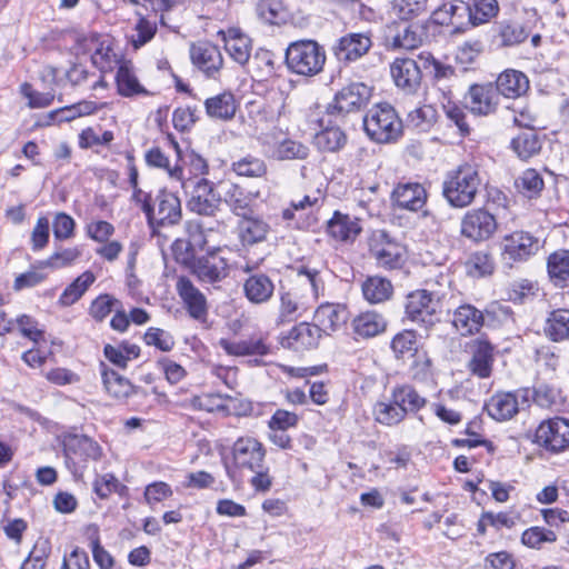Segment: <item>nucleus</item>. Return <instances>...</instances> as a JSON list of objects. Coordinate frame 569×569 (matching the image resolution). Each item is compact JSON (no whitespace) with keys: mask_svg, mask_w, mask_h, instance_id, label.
<instances>
[{"mask_svg":"<svg viewBox=\"0 0 569 569\" xmlns=\"http://www.w3.org/2000/svg\"><path fill=\"white\" fill-rule=\"evenodd\" d=\"M326 59L325 49L315 40L291 42L286 50L288 69L299 76L319 74L323 70Z\"/></svg>","mask_w":569,"mask_h":569,"instance_id":"obj_1","label":"nucleus"},{"mask_svg":"<svg viewBox=\"0 0 569 569\" xmlns=\"http://www.w3.org/2000/svg\"><path fill=\"white\" fill-rule=\"evenodd\" d=\"M477 169L470 164L460 166L449 173L443 182V196L450 206L465 208L472 203L480 186Z\"/></svg>","mask_w":569,"mask_h":569,"instance_id":"obj_2","label":"nucleus"},{"mask_svg":"<svg viewBox=\"0 0 569 569\" xmlns=\"http://www.w3.org/2000/svg\"><path fill=\"white\" fill-rule=\"evenodd\" d=\"M367 134L379 143L397 140L402 133V123L395 109L387 104L372 107L363 118Z\"/></svg>","mask_w":569,"mask_h":569,"instance_id":"obj_3","label":"nucleus"},{"mask_svg":"<svg viewBox=\"0 0 569 569\" xmlns=\"http://www.w3.org/2000/svg\"><path fill=\"white\" fill-rule=\"evenodd\" d=\"M406 315L427 331L440 321V292L416 290L407 296Z\"/></svg>","mask_w":569,"mask_h":569,"instance_id":"obj_4","label":"nucleus"},{"mask_svg":"<svg viewBox=\"0 0 569 569\" xmlns=\"http://www.w3.org/2000/svg\"><path fill=\"white\" fill-rule=\"evenodd\" d=\"M101 448L87 436L70 437L66 443L67 465L77 479H82L90 461L101 458Z\"/></svg>","mask_w":569,"mask_h":569,"instance_id":"obj_5","label":"nucleus"},{"mask_svg":"<svg viewBox=\"0 0 569 569\" xmlns=\"http://www.w3.org/2000/svg\"><path fill=\"white\" fill-rule=\"evenodd\" d=\"M182 217L181 202L174 192L160 190L152 200L147 221L153 230L177 224Z\"/></svg>","mask_w":569,"mask_h":569,"instance_id":"obj_6","label":"nucleus"},{"mask_svg":"<svg viewBox=\"0 0 569 569\" xmlns=\"http://www.w3.org/2000/svg\"><path fill=\"white\" fill-rule=\"evenodd\" d=\"M536 441L552 452L563 451L569 447V420L556 417L542 421L536 430Z\"/></svg>","mask_w":569,"mask_h":569,"instance_id":"obj_7","label":"nucleus"},{"mask_svg":"<svg viewBox=\"0 0 569 569\" xmlns=\"http://www.w3.org/2000/svg\"><path fill=\"white\" fill-rule=\"evenodd\" d=\"M497 228V220L488 210L472 209L463 216L460 232L463 237L479 242L491 238Z\"/></svg>","mask_w":569,"mask_h":569,"instance_id":"obj_8","label":"nucleus"},{"mask_svg":"<svg viewBox=\"0 0 569 569\" xmlns=\"http://www.w3.org/2000/svg\"><path fill=\"white\" fill-rule=\"evenodd\" d=\"M266 459L263 445L253 437H240L232 446L233 467L239 470H259Z\"/></svg>","mask_w":569,"mask_h":569,"instance_id":"obj_9","label":"nucleus"},{"mask_svg":"<svg viewBox=\"0 0 569 569\" xmlns=\"http://www.w3.org/2000/svg\"><path fill=\"white\" fill-rule=\"evenodd\" d=\"M502 256L511 261H525L540 249V241L527 231H515L506 234L501 241Z\"/></svg>","mask_w":569,"mask_h":569,"instance_id":"obj_10","label":"nucleus"},{"mask_svg":"<svg viewBox=\"0 0 569 569\" xmlns=\"http://www.w3.org/2000/svg\"><path fill=\"white\" fill-rule=\"evenodd\" d=\"M191 183L192 190L187 203L188 209L200 216H213L219 208L220 197L211 182L204 178H197Z\"/></svg>","mask_w":569,"mask_h":569,"instance_id":"obj_11","label":"nucleus"},{"mask_svg":"<svg viewBox=\"0 0 569 569\" xmlns=\"http://www.w3.org/2000/svg\"><path fill=\"white\" fill-rule=\"evenodd\" d=\"M190 58L192 63L207 77L217 78L223 66V57L220 49L208 41H199L191 44Z\"/></svg>","mask_w":569,"mask_h":569,"instance_id":"obj_12","label":"nucleus"},{"mask_svg":"<svg viewBox=\"0 0 569 569\" xmlns=\"http://www.w3.org/2000/svg\"><path fill=\"white\" fill-rule=\"evenodd\" d=\"M218 36L221 37L224 49L229 57L240 66H244L252 51V39L239 27H229L219 30Z\"/></svg>","mask_w":569,"mask_h":569,"instance_id":"obj_13","label":"nucleus"},{"mask_svg":"<svg viewBox=\"0 0 569 569\" xmlns=\"http://www.w3.org/2000/svg\"><path fill=\"white\" fill-rule=\"evenodd\" d=\"M176 289L189 316L197 321L204 322L208 316L206 296L187 277L178 278Z\"/></svg>","mask_w":569,"mask_h":569,"instance_id":"obj_14","label":"nucleus"},{"mask_svg":"<svg viewBox=\"0 0 569 569\" xmlns=\"http://www.w3.org/2000/svg\"><path fill=\"white\" fill-rule=\"evenodd\" d=\"M370 252L378 264L388 268H399L403 262L402 248L388 239L383 231L375 233L370 240Z\"/></svg>","mask_w":569,"mask_h":569,"instance_id":"obj_15","label":"nucleus"},{"mask_svg":"<svg viewBox=\"0 0 569 569\" xmlns=\"http://www.w3.org/2000/svg\"><path fill=\"white\" fill-rule=\"evenodd\" d=\"M500 100L498 89L493 84H473L466 96L470 111L479 116H488L496 111Z\"/></svg>","mask_w":569,"mask_h":569,"instance_id":"obj_16","label":"nucleus"},{"mask_svg":"<svg viewBox=\"0 0 569 569\" xmlns=\"http://www.w3.org/2000/svg\"><path fill=\"white\" fill-rule=\"evenodd\" d=\"M433 18L440 24L452 26L455 32H463L472 27L469 3L462 0L442 4L435 10Z\"/></svg>","mask_w":569,"mask_h":569,"instance_id":"obj_17","label":"nucleus"},{"mask_svg":"<svg viewBox=\"0 0 569 569\" xmlns=\"http://www.w3.org/2000/svg\"><path fill=\"white\" fill-rule=\"evenodd\" d=\"M371 46V37L368 33L351 32L338 40L333 53L340 61H356L365 56Z\"/></svg>","mask_w":569,"mask_h":569,"instance_id":"obj_18","label":"nucleus"},{"mask_svg":"<svg viewBox=\"0 0 569 569\" xmlns=\"http://www.w3.org/2000/svg\"><path fill=\"white\" fill-rule=\"evenodd\" d=\"M192 272L202 282L216 283L228 276V263L219 253L209 252L193 261Z\"/></svg>","mask_w":569,"mask_h":569,"instance_id":"obj_19","label":"nucleus"},{"mask_svg":"<svg viewBox=\"0 0 569 569\" xmlns=\"http://www.w3.org/2000/svg\"><path fill=\"white\" fill-rule=\"evenodd\" d=\"M371 97V89L362 82L343 87L335 97V107L339 112L349 113L360 110Z\"/></svg>","mask_w":569,"mask_h":569,"instance_id":"obj_20","label":"nucleus"},{"mask_svg":"<svg viewBox=\"0 0 569 569\" xmlns=\"http://www.w3.org/2000/svg\"><path fill=\"white\" fill-rule=\"evenodd\" d=\"M390 73L396 86L408 93L415 92L420 86V67L412 59H396L390 66Z\"/></svg>","mask_w":569,"mask_h":569,"instance_id":"obj_21","label":"nucleus"},{"mask_svg":"<svg viewBox=\"0 0 569 569\" xmlns=\"http://www.w3.org/2000/svg\"><path fill=\"white\" fill-rule=\"evenodd\" d=\"M392 202L400 209L418 211L427 201V191L418 182L399 183L392 191Z\"/></svg>","mask_w":569,"mask_h":569,"instance_id":"obj_22","label":"nucleus"},{"mask_svg":"<svg viewBox=\"0 0 569 569\" xmlns=\"http://www.w3.org/2000/svg\"><path fill=\"white\" fill-rule=\"evenodd\" d=\"M327 232L337 241H355L361 232L360 221L356 217L341 213L340 211H335L331 219L327 222Z\"/></svg>","mask_w":569,"mask_h":569,"instance_id":"obj_23","label":"nucleus"},{"mask_svg":"<svg viewBox=\"0 0 569 569\" xmlns=\"http://www.w3.org/2000/svg\"><path fill=\"white\" fill-rule=\"evenodd\" d=\"M101 379L106 392L114 400L123 401L137 392L136 387L128 378L109 369L103 363H101Z\"/></svg>","mask_w":569,"mask_h":569,"instance_id":"obj_24","label":"nucleus"},{"mask_svg":"<svg viewBox=\"0 0 569 569\" xmlns=\"http://www.w3.org/2000/svg\"><path fill=\"white\" fill-rule=\"evenodd\" d=\"M116 84L118 93L126 98L151 94V92L139 82L130 61H122L119 64L116 74Z\"/></svg>","mask_w":569,"mask_h":569,"instance_id":"obj_25","label":"nucleus"},{"mask_svg":"<svg viewBox=\"0 0 569 569\" xmlns=\"http://www.w3.org/2000/svg\"><path fill=\"white\" fill-rule=\"evenodd\" d=\"M347 320V309L340 303H322L315 311V321L326 335L337 331Z\"/></svg>","mask_w":569,"mask_h":569,"instance_id":"obj_26","label":"nucleus"},{"mask_svg":"<svg viewBox=\"0 0 569 569\" xmlns=\"http://www.w3.org/2000/svg\"><path fill=\"white\" fill-rule=\"evenodd\" d=\"M387 41L393 49L412 50L420 46L422 38L418 27L402 22L389 28Z\"/></svg>","mask_w":569,"mask_h":569,"instance_id":"obj_27","label":"nucleus"},{"mask_svg":"<svg viewBox=\"0 0 569 569\" xmlns=\"http://www.w3.org/2000/svg\"><path fill=\"white\" fill-rule=\"evenodd\" d=\"M315 302L296 291L281 293L279 318L281 322H291L310 310Z\"/></svg>","mask_w":569,"mask_h":569,"instance_id":"obj_28","label":"nucleus"},{"mask_svg":"<svg viewBox=\"0 0 569 569\" xmlns=\"http://www.w3.org/2000/svg\"><path fill=\"white\" fill-rule=\"evenodd\" d=\"M238 236L242 244H256L266 240L269 224L259 217L247 214L238 222Z\"/></svg>","mask_w":569,"mask_h":569,"instance_id":"obj_29","label":"nucleus"},{"mask_svg":"<svg viewBox=\"0 0 569 569\" xmlns=\"http://www.w3.org/2000/svg\"><path fill=\"white\" fill-rule=\"evenodd\" d=\"M452 325L462 336L473 335L483 325V315L471 305H462L453 312Z\"/></svg>","mask_w":569,"mask_h":569,"instance_id":"obj_30","label":"nucleus"},{"mask_svg":"<svg viewBox=\"0 0 569 569\" xmlns=\"http://www.w3.org/2000/svg\"><path fill=\"white\" fill-rule=\"evenodd\" d=\"M273 291V282L263 273L252 274L243 283L246 298L256 305L267 302L272 297Z\"/></svg>","mask_w":569,"mask_h":569,"instance_id":"obj_31","label":"nucleus"},{"mask_svg":"<svg viewBox=\"0 0 569 569\" xmlns=\"http://www.w3.org/2000/svg\"><path fill=\"white\" fill-rule=\"evenodd\" d=\"M495 88L506 98H517L528 90L529 81L520 71L506 70L499 74Z\"/></svg>","mask_w":569,"mask_h":569,"instance_id":"obj_32","label":"nucleus"},{"mask_svg":"<svg viewBox=\"0 0 569 569\" xmlns=\"http://www.w3.org/2000/svg\"><path fill=\"white\" fill-rule=\"evenodd\" d=\"M487 410L489 416L498 421L511 419L519 410L516 393L499 392L492 396L487 403Z\"/></svg>","mask_w":569,"mask_h":569,"instance_id":"obj_33","label":"nucleus"},{"mask_svg":"<svg viewBox=\"0 0 569 569\" xmlns=\"http://www.w3.org/2000/svg\"><path fill=\"white\" fill-rule=\"evenodd\" d=\"M386 328V319L376 311L361 312L352 320L353 332L361 338L376 337L382 333Z\"/></svg>","mask_w":569,"mask_h":569,"instance_id":"obj_34","label":"nucleus"},{"mask_svg":"<svg viewBox=\"0 0 569 569\" xmlns=\"http://www.w3.org/2000/svg\"><path fill=\"white\" fill-rule=\"evenodd\" d=\"M391 398L400 408L403 409L405 415L416 413L427 405L426 397L421 396L410 385H399L392 388Z\"/></svg>","mask_w":569,"mask_h":569,"instance_id":"obj_35","label":"nucleus"},{"mask_svg":"<svg viewBox=\"0 0 569 569\" xmlns=\"http://www.w3.org/2000/svg\"><path fill=\"white\" fill-rule=\"evenodd\" d=\"M493 349L487 341H477L472 347V358L469 361L470 371L479 378H488L491 375L493 362Z\"/></svg>","mask_w":569,"mask_h":569,"instance_id":"obj_36","label":"nucleus"},{"mask_svg":"<svg viewBox=\"0 0 569 569\" xmlns=\"http://www.w3.org/2000/svg\"><path fill=\"white\" fill-rule=\"evenodd\" d=\"M219 346L232 356H264L269 352V346L262 338H249L241 341L221 339Z\"/></svg>","mask_w":569,"mask_h":569,"instance_id":"obj_37","label":"nucleus"},{"mask_svg":"<svg viewBox=\"0 0 569 569\" xmlns=\"http://www.w3.org/2000/svg\"><path fill=\"white\" fill-rule=\"evenodd\" d=\"M543 332L551 341L560 342L569 339V309H557L549 313Z\"/></svg>","mask_w":569,"mask_h":569,"instance_id":"obj_38","label":"nucleus"},{"mask_svg":"<svg viewBox=\"0 0 569 569\" xmlns=\"http://www.w3.org/2000/svg\"><path fill=\"white\" fill-rule=\"evenodd\" d=\"M257 196L258 193L246 192L238 184L231 183L224 193V201L234 214L243 217L252 212Z\"/></svg>","mask_w":569,"mask_h":569,"instance_id":"obj_39","label":"nucleus"},{"mask_svg":"<svg viewBox=\"0 0 569 569\" xmlns=\"http://www.w3.org/2000/svg\"><path fill=\"white\" fill-rule=\"evenodd\" d=\"M548 274L555 286H569V250H558L548 257Z\"/></svg>","mask_w":569,"mask_h":569,"instance_id":"obj_40","label":"nucleus"},{"mask_svg":"<svg viewBox=\"0 0 569 569\" xmlns=\"http://www.w3.org/2000/svg\"><path fill=\"white\" fill-rule=\"evenodd\" d=\"M361 289L365 299L372 305L389 300L393 293L391 281L378 276L367 278Z\"/></svg>","mask_w":569,"mask_h":569,"instance_id":"obj_41","label":"nucleus"},{"mask_svg":"<svg viewBox=\"0 0 569 569\" xmlns=\"http://www.w3.org/2000/svg\"><path fill=\"white\" fill-rule=\"evenodd\" d=\"M297 286L303 289L306 292L302 295L313 302L325 289L320 272L305 266L297 268Z\"/></svg>","mask_w":569,"mask_h":569,"instance_id":"obj_42","label":"nucleus"},{"mask_svg":"<svg viewBox=\"0 0 569 569\" xmlns=\"http://www.w3.org/2000/svg\"><path fill=\"white\" fill-rule=\"evenodd\" d=\"M204 106L207 114L210 118L220 120L233 118L237 110L236 99L230 92H223L207 99Z\"/></svg>","mask_w":569,"mask_h":569,"instance_id":"obj_43","label":"nucleus"},{"mask_svg":"<svg viewBox=\"0 0 569 569\" xmlns=\"http://www.w3.org/2000/svg\"><path fill=\"white\" fill-rule=\"evenodd\" d=\"M139 17L133 33L131 34V44L134 49H139L150 42L157 32V24L159 21V17H156L154 13H150L143 16L141 12H137Z\"/></svg>","mask_w":569,"mask_h":569,"instance_id":"obj_44","label":"nucleus"},{"mask_svg":"<svg viewBox=\"0 0 569 569\" xmlns=\"http://www.w3.org/2000/svg\"><path fill=\"white\" fill-rule=\"evenodd\" d=\"M372 415L378 423L388 427L399 425L407 417L403 409L396 405L392 398L389 401H377L373 406Z\"/></svg>","mask_w":569,"mask_h":569,"instance_id":"obj_45","label":"nucleus"},{"mask_svg":"<svg viewBox=\"0 0 569 569\" xmlns=\"http://www.w3.org/2000/svg\"><path fill=\"white\" fill-rule=\"evenodd\" d=\"M515 187L517 191L527 199H536L540 196L545 187L541 174L536 169H526L516 179Z\"/></svg>","mask_w":569,"mask_h":569,"instance_id":"obj_46","label":"nucleus"},{"mask_svg":"<svg viewBox=\"0 0 569 569\" xmlns=\"http://www.w3.org/2000/svg\"><path fill=\"white\" fill-rule=\"evenodd\" d=\"M511 148L521 160H528L541 150V141L533 130L520 132L511 140Z\"/></svg>","mask_w":569,"mask_h":569,"instance_id":"obj_47","label":"nucleus"},{"mask_svg":"<svg viewBox=\"0 0 569 569\" xmlns=\"http://www.w3.org/2000/svg\"><path fill=\"white\" fill-rule=\"evenodd\" d=\"M94 281L96 276L91 271H84L63 290L59 298V303L63 307L73 305L84 295Z\"/></svg>","mask_w":569,"mask_h":569,"instance_id":"obj_48","label":"nucleus"},{"mask_svg":"<svg viewBox=\"0 0 569 569\" xmlns=\"http://www.w3.org/2000/svg\"><path fill=\"white\" fill-rule=\"evenodd\" d=\"M91 60L102 73L113 70L114 67H119L121 63L110 40H102L97 43Z\"/></svg>","mask_w":569,"mask_h":569,"instance_id":"obj_49","label":"nucleus"},{"mask_svg":"<svg viewBox=\"0 0 569 569\" xmlns=\"http://www.w3.org/2000/svg\"><path fill=\"white\" fill-rule=\"evenodd\" d=\"M272 158L277 160H305L309 156V148L299 141L283 139L272 148Z\"/></svg>","mask_w":569,"mask_h":569,"instance_id":"obj_50","label":"nucleus"},{"mask_svg":"<svg viewBox=\"0 0 569 569\" xmlns=\"http://www.w3.org/2000/svg\"><path fill=\"white\" fill-rule=\"evenodd\" d=\"M347 141L343 131L338 127H328L315 136L316 147L326 152H336L341 149Z\"/></svg>","mask_w":569,"mask_h":569,"instance_id":"obj_51","label":"nucleus"},{"mask_svg":"<svg viewBox=\"0 0 569 569\" xmlns=\"http://www.w3.org/2000/svg\"><path fill=\"white\" fill-rule=\"evenodd\" d=\"M468 3L472 27L489 22L499 11L497 0H471Z\"/></svg>","mask_w":569,"mask_h":569,"instance_id":"obj_52","label":"nucleus"},{"mask_svg":"<svg viewBox=\"0 0 569 569\" xmlns=\"http://www.w3.org/2000/svg\"><path fill=\"white\" fill-rule=\"evenodd\" d=\"M322 333L317 322H301L291 329L289 338L305 348H312L318 345Z\"/></svg>","mask_w":569,"mask_h":569,"instance_id":"obj_53","label":"nucleus"},{"mask_svg":"<svg viewBox=\"0 0 569 569\" xmlns=\"http://www.w3.org/2000/svg\"><path fill=\"white\" fill-rule=\"evenodd\" d=\"M232 170L241 177L261 178L267 173V164L260 158L246 156L232 163Z\"/></svg>","mask_w":569,"mask_h":569,"instance_id":"obj_54","label":"nucleus"},{"mask_svg":"<svg viewBox=\"0 0 569 569\" xmlns=\"http://www.w3.org/2000/svg\"><path fill=\"white\" fill-rule=\"evenodd\" d=\"M118 306L121 307V302L111 295H100L91 302L89 315L96 321H102L110 312L114 311Z\"/></svg>","mask_w":569,"mask_h":569,"instance_id":"obj_55","label":"nucleus"},{"mask_svg":"<svg viewBox=\"0 0 569 569\" xmlns=\"http://www.w3.org/2000/svg\"><path fill=\"white\" fill-rule=\"evenodd\" d=\"M146 162L150 167L166 169L171 179L182 181V169L178 166L171 168L169 160L159 148H152L146 153Z\"/></svg>","mask_w":569,"mask_h":569,"instance_id":"obj_56","label":"nucleus"},{"mask_svg":"<svg viewBox=\"0 0 569 569\" xmlns=\"http://www.w3.org/2000/svg\"><path fill=\"white\" fill-rule=\"evenodd\" d=\"M557 535L552 530L541 527H531L523 531L521 541L529 548L539 549L543 542H555Z\"/></svg>","mask_w":569,"mask_h":569,"instance_id":"obj_57","label":"nucleus"},{"mask_svg":"<svg viewBox=\"0 0 569 569\" xmlns=\"http://www.w3.org/2000/svg\"><path fill=\"white\" fill-rule=\"evenodd\" d=\"M499 36L502 44L510 47L525 41L528 37L526 29L517 22H503L500 26Z\"/></svg>","mask_w":569,"mask_h":569,"instance_id":"obj_58","label":"nucleus"},{"mask_svg":"<svg viewBox=\"0 0 569 569\" xmlns=\"http://www.w3.org/2000/svg\"><path fill=\"white\" fill-rule=\"evenodd\" d=\"M256 11L263 22L274 24L281 19L282 3L279 0H259Z\"/></svg>","mask_w":569,"mask_h":569,"instance_id":"obj_59","label":"nucleus"},{"mask_svg":"<svg viewBox=\"0 0 569 569\" xmlns=\"http://www.w3.org/2000/svg\"><path fill=\"white\" fill-rule=\"evenodd\" d=\"M393 9L402 20H409L427 10L428 0H393Z\"/></svg>","mask_w":569,"mask_h":569,"instance_id":"obj_60","label":"nucleus"},{"mask_svg":"<svg viewBox=\"0 0 569 569\" xmlns=\"http://www.w3.org/2000/svg\"><path fill=\"white\" fill-rule=\"evenodd\" d=\"M80 257V250L78 248H68L61 251L54 252L47 260L41 262L44 268L60 269L70 266Z\"/></svg>","mask_w":569,"mask_h":569,"instance_id":"obj_61","label":"nucleus"},{"mask_svg":"<svg viewBox=\"0 0 569 569\" xmlns=\"http://www.w3.org/2000/svg\"><path fill=\"white\" fill-rule=\"evenodd\" d=\"M16 328L20 333L33 342L43 338V331L39 328L37 320L28 315H21L16 320Z\"/></svg>","mask_w":569,"mask_h":569,"instance_id":"obj_62","label":"nucleus"},{"mask_svg":"<svg viewBox=\"0 0 569 569\" xmlns=\"http://www.w3.org/2000/svg\"><path fill=\"white\" fill-rule=\"evenodd\" d=\"M391 348L398 356H403L411 351L417 352L416 333L412 330H403L392 339Z\"/></svg>","mask_w":569,"mask_h":569,"instance_id":"obj_63","label":"nucleus"},{"mask_svg":"<svg viewBox=\"0 0 569 569\" xmlns=\"http://www.w3.org/2000/svg\"><path fill=\"white\" fill-rule=\"evenodd\" d=\"M144 341L149 346H156L162 351H169L172 349L174 342L172 337L162 329L150 328L144 333Z\"/></svg>","mask_w":569,"mask_h":569,"instance_id":"obj_64","label":"nucleus"}]
</instances>
